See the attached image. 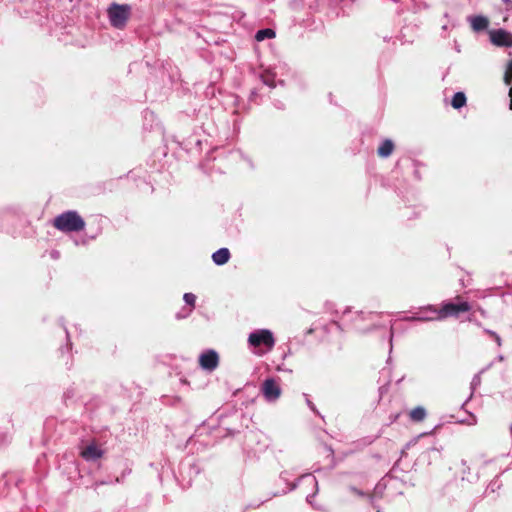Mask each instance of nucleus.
<instances>
[{"instance_id": "6ab92c4d", "label": "nucleus", "mask_w": 512, "mask_h": 512, "mask_svg": "<svg viewBox=\"0 0 512 512\" xmlns=\"http://www.w3.org/2000/svg\"><path fill=\"white\" fill-rule=\"evenodd\" d=\"M505 2V4L507 6H511L512 5V1L511 0H503Z\"/></svg>"}, {"instance_id": "f3484780", "label": "nucleus", "mask_w": 512, "mask_h": 512, "mask_svg": "<svg viewBox=\"0 0 512 512\" xmlns=\"http://www.w3.org/2000/svg\"><path fill=\"white\" fill-rule=\"evenodd\" d=\"M509 96H510V109H512V87L509 90Z\"/></svg>"}, {"instance_id": "a211bd4d", "label": "nucleus", "mask_w": 512, "mask_h": 512, "mask_svg": "<svg viewBox=\"0 0 512 512\" xmlns=\"http://www.w3.org/2000/svg\"><path fill=\"white\" fill-rule=\"evenodd\" d=\"M433 433H434V430H432L430 432H424L423 434H421V436L431 435Z\"/></svg>"}, {"instance_id": "f8f14e48", "label": "nucleus", "mask_w": 512, "mask_h": 512, "mask_svg": "<svg viewBox=\"0 0 512 512\" xmlns=\"http://www.w3.org/2000/svg\"><path fill=\"white\" fill-rule=\"evenodd\" d=\"M489 25V21L484 16H475L471 20V26L474 31L485 30Z\"/></svg>"}, {"instance_id": "f03ea898", "label": "nucleus", "mask_w": 512, "mask_h": 512, "mask_svg": "<svg viewBox=\"0 0 512 512\" xmlns=\"http://www.w3.org/2000/svg\"><path fill=\"white\" fill-rule=\"evenodd\" d=\"M107 13L111 25L117 29H122L125 27L129 19L130 6L126 4L120 5L113 3L108 8Z\"/></svg>"}, {"instance_id": "4468645a", "label": "nucleus", "mask_w": 512, "mask_h": 512, "mask_svg": "<svg viewBox=\"0 0 512 512\" xmlns=\"http://www.w3.org/2000/svg\"><path fill=\"white\" fill-rule=\"evenodd\" d=\"M276 36V33L274 30L266 28L257 31L255 38L257 41H262L264 39H272Z\"/></svg>"}, {"instance_id": "f257e3e1", "label": "nucleus", "mask_w": 512, "mask_h": 512, "mask_svg": "<svg viewBox=\"0 0 512 512\" xmlns=\"http://www.w3.org/2000/svg\"><path fill=\"white\" fill-rule=\"evenodd\" d=\"M85 225L84 219L74 210L63 212L53 220V227L63 233L80 232Z\"/></svg>"}, {"instance_id": "39448f33", "label": "nucleus", "mask_w": 512, "mask_h": 512, "mask_svg": "<svg viewBox=\"0 0 512 512\" xmlns=\"http://www.w3.org/2000/svg\"><path fill=\"white\" fill-rule=\"evenodd\" d=\"M199 365L207 371L215 370L219 365V356L215 350H208L199 357Z\"/></svg>"}, {"instance_id": "1a4fd4ad", "label": "nucleus", "mask_w": 512, "mask_h": 512, "mask_svg": "<svg viewBox=\"0 0 512 512\" xmlns=\"http://www.w3.org/2000/svg\"><path fill=\"white\" fill-rule=\"evenodd\" d=\"M230 256L227 248H221L212 254V260L216 265H224L229 261Z\"/></svg>"}, {"instance_id": "ddd939ff", "label": "nucleus", "mask_w": 512, "mask_h": 512, "mask_svg": "<svg viewBox=\"0 0 512 512\" xmlns=\"http://www.w3.org/2000/svg\"><path fill=\"white\" fill-rule=\"evenodd\" d=\"M466 104V96L463 92H457L454 94L451 105L455 109H460Z\"/></svg>"}, {"instance_id": "423d86ee", "label": "nucleus", "mask_w": 512, "mask_h": 512, "mask_svg": "<svg viewBox=\"0 0 512 512\" xmlns=\"http://www.w3.org/2000/svg\"><path fill=\"white\" fill-rule=\"evenodd\" d=\"M490 39L492 43L500 47L512 46V34L503 29L493 30L490 32Z\"/></svg>"}, {"instance_id": "dca6fc26", "label": "nucleus", "mask_w": 512, "mask_h": 512, "mask_svg": "<svg viewBox=\"0 0 512 512\" xmlns=\"http://www.w3.org/2000/svg\"><path fill=\"white\" fill-rule=\"evenodd\" d=\"M184 301L193 308L195 306L196 296L192 293L184 294Z\"/></svg>"}, {"instance_id": "9d476101", "label": "nucleus", "mask_w": 512, "mask_h": 512, "mask_svg": "<svg viewBox=\"0 0 512 512\" xmlns=\"http://www.w3.org/2000/svg\"><path fill=\"white\" fill-rule=\"evenodd\" d=\"M394 150V144L391 140L386 139L383 143L378 147L377 154L381 158L389 157Z\"/></svg>"}, {"instance_id": "20e7f679", "label": "nucleus", "mask_w": 512, "mask_h": 512, "mask_svg": "<svg viewBox=\"0 0 512 512\" xmlns=\"http://www.w3.org/2000/svg\"><path fill=\"white\" fill-rule=\"evenodd\" d=\"M248 342L251 346L259 347L264 345L268 349H272L275 343L273 334L269 330H260L251 333L249 335Z\"/></svg>"}, {"instance_id": "0eeeda50", "label": "nucleus", "mask_w": 512, "mask_h": 512, "mask_svg": "<svg viewBox=\"0 0 512 512\" xmlns=\"http://www.w3.org/2000/svg\"><path fill=\"white\" fill-rule=\"evenodd\" d=\"M262 392L269 401L277 400L281 395V389L273 378L266 379L263 382Z\"/></svg>"}, {"instance_id": "aec40b11", "label": "nucleus", "mask_w": 512, "mask_h": 512, "mask_svg": "<svg viewBox=\"0 0 512 512\" xmlns=\"http://www.w3.org/2000/svg\"><path fill=\"white\" fill-rule=\"evenodd\" d=\"M307 333L308 334H312L313 333V329H309Z\"/></svg>"}, {"instance_id": "2eb2a0df", "label": "nucleus", "mask_w": 512, "mask_h": 512, "mask_svg": "<svg viewBox=\"0 0 512 512\" xmlns=\"http://www.w3.org/2000/svg\"><path fill=\"white\" fill-rule=\"evenodd\" d=\"M504 82L506 85H510L512 83V59L507 64L504 74Z\"/></svg>"}, {"instance_id": "7ed1b4c3", "label": "nucleus", "mask_w": 512, "mask_h": 512, "mask_svg": "<svg viewBox=\"0 0 512 512\" xmlns=\"http://www.w3.org/2000/svg\"><path fill=\"white\" fill-rule=\"evenodd\" d=\"M470 309L471 306L466 301L447 302L441 306L438 313L440 318L458 317L461 313L468 312Z\"/></svg>"}, {"instance_id": "9b49d317", "label": "nucleus", "mask_w": 512, "mask_h": 512, "mask_svg": "<svg viewBox=\"0 0 512 512\" xmlns=\"http://www.w3.org/2000/svg\"><path fill=\"white\" fill-rule=\"evenodd\" d=\"M426 409L422 406H417L409 412V418L412 422H422L426 418Z\"/></svg>"}, {"instance_id": "6e6552de", "label": "nucleus", "mask_w": 512, "mask_h": 512, "mask_svg": "<svg viewBox=\"0 0 512 512\" xmlns=\"http://www.w3.org/2000/svg\"><path fill=\"white\" fill-rule=\"evenodd\" d=\"M80 455L86 461H95L104 455V451L101 450L95 443H92L85 447L81 451Z\"/></svg>"}]
</instances>
